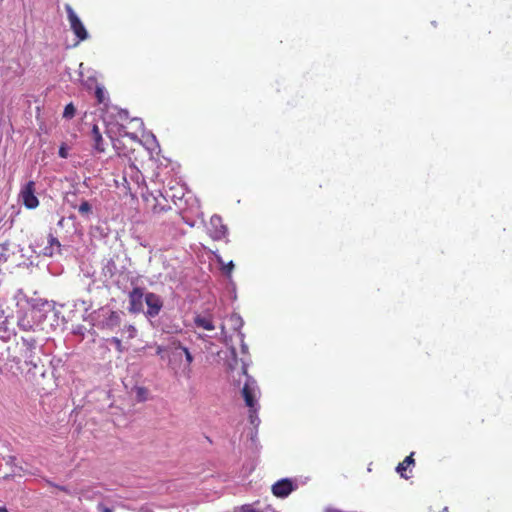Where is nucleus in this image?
<instances>
[{"label": "nucleus", "instance_id": "1", "mask_svg": "<svg viewBox=\"0 0 512 512\" xmlns=\"http://www.w3.org/2000/svg\"><path fill=\"white\" fill-rule=\"evenodd\" d=\"M110 133L111 131L107 130V134L117 154L128 158L131 161V167L138 169V158L134 154L139 150L145 151V149L137 134L129 133L123 125L119 127V135L117 137H113Z\"/></svg>", "mask_w": 512, "mask_h": 512}, {"label": "nucleus", "instance_id": "2", "mask_svg": "<svg viewBox=\"0 0 512 512\" xmlns=\"http://www.w3.org/2000/svg\"><path fill=\"white\" fill-rule=\"evenodd\" d=\"M242 374L246 377V381L242 388V396L245 400V404L249 407V419L251 424H255L258 420L257 417V400L256 396L259 392L256 381L247 374V367L245 364L242 365Z\"/></svg>", "mask_w": 512, "mask_h": 512}, {"label": "nucleus", "instance_id": "3", "mask_svg": "<svg viewBox=\"0 0 512 512\" xmlns=\"http://www.w3.org/2000/svg\"><path fill=\"white\" fill-rule=\"evenodd\" d=\"M22 347L21 356L24 358L25 364L30 366L28 369V372H30L32 368L36 369L41 362V359L35 355L36 340L22 338Z\"/></svg>", "mask_w": 512, "mask_h": 512}, {"label": "nucleus", "instance_id": "4", "mask_svg": "<svg viewBox=\"0 0 512 512\" xmlns=\"http://www.w3.org/2000/svg\"><path fill=\"white\" fill-rule=\"evenodd\" d=\"M35 192L36 184L32 180L28 181L20 190L19 197L27 209H35L39 205Z\"/></svg>", "mask_w": 512, "mask_h": 512}, {"label": "nucleus", "instance_id": "5", "mask_svg": "<svg viewBox=\"0 0 512 512\" xmlns=\"http://www.w3.org/2000/svg\"><path fill=\"white\" fill-rule=\"evenodd\" d=\"M228 233L227 226L223 223V219L219 215H213L210 218L209 226H208V234L209 236L215 240H223L226 238Z\"/></svg>", "mask_w": 512, "mask_h": 512}, {"label": "nucleus", "instance_id": "6", "mask_svg": "<svg viewBox=\"0 0 512 512\" xmlns=\"http://www.w3.org/2000/svg\"><path fill=\"white\" fill-rule=\"evenodd\" d=\"M65 9L67 12L70 27H71L72 31L74 32V34L77 36L78 40L79 41L86 40L88 37V33H87L83 23L81 22L79 17L74 12L73 8L70 5H66Z\"/></svg>", "mask_w": 512, "mask_h": 512}, {"label": "nucleus", "instance_id": "7", "mask_svg": "<svg viewBox=\"0 0 512 512\" xmlns=\"http://www.w3.org/2000/svg\"><path fill=\"white\" fill-rule=\"evenodd\" d=\"M129 310L133 313H139L143 310L144 292L140 287H134L129 295Z\"/></svg>", "mask_w": 512, "mask_h": 512}, {"label": "nucleus", "instance_id": "8", "mask_svg": "<svg viewBox=\"0 0 512 512\" xmlns=\"http://www.w3.org/2000/svg\"><path fill=\"white\" fill-rule=\"evenodd\" d=\"M145 302L147 305V315L150 317L157 316L163 306L161 298L157 294L149 292L145 295Z\"/></svg>", "mask_w": 512, "mask_h": 512}, {"label": "nucleus", "instance_id": "9", "mask_svg": "<svg viewBox=\"0 0 512 512\" xmlns=\"http://www.w3.org/2000/svg\"><path fill=\"white\" fill-rule=\"evenodd\" d=\"M294 489L293 483L289 479H282L277 481L272 486V492L276 497H286L288 496Z\"/></svg>", "mask_w": 512, "mask_h": 512}, {"label": "nucleus", "instance_id": "10", "mask_svg": "<svg viewBox=\"0 0 512 512\" xmlns=\"http://www.w3.org/2000/svg\"><path fill=\"white\" fill-rule=\"evenodd\" d=\"M90 138H91V141L93 142V148L97 152H99V153L105 152V143H104L102 134L100 132V129L96 124H94L91 129Z\"/></svg>", "mask_w": 512, "mask_h": 512}, {"label": "nucleus", "instance_id": "11", "mask_svg": "<svg viewBox=\"0 0 512 512\" xmlns=\"http://www.w3.org/2000/svg\"><path fill=\"white\" fill-rule=\"evenodd\" d=\"M226 325H229L230 328L234 332H239L241 327L243 326V320L242 318L236 314L232 313L226 320V323L221 326L222 333L226 334Z\"/></svg>", "mask_w": 512, "mask_h": 512}, {"label": "nucleus", "instance_id": "12", "mask_svg": "<svg viewBox=\"0 0 512 512\" xmlns=\"http://www.w3.org/2000/svg\"><path fill=\"white\" fill-rule=\"evenodd\" d=\"M414 452H411L410 455H408L402 462H400L398 464V466L396 467V471L397 473L400 474V476L404 479H409L410 476H408L406 474V471L409 467H412L415 465V460H414Z\"/></svg>", "mask_w": 512, "mask_h": 512}, {"label": "nucleus", "instance_id": "13", "mask_svg": "<svg viewBox=\"0 0 512 512\" xmlns=\"http://www.w3.org/2000/svg\"><path fill=\"white\" fill-rule=\"evenodd\" d=\"M48 244H49V246L45 247V252H44L45 255L53 256V254L55 252L54 248H56L57 252L60 253L61 243L52 234H49V236H48Z\"/></svg>", "mask_w": 512, "mask_h": 512}, {"label": "nucleus", "instance_id": "14", "mask_svg": "<svg viewBox=\"0 0 512 512\" xmlns=\"http://www.w3.org/2000/svg\"><path fill=\"white\" fill-rule=\"evenodd\" d=\"M194 322L197 327L203 328L204 330L212 331L215 329L213 321L210 317L198 315L195 317Z\"/></svg>", "mask_w": 512, "mask_h": 512}, {"label": "nucleus", "instance_id": "15", "mask_svg": "<svg viewBox=\"0 0 512 512\" xmlns=\"http://www.w3.org/2000/svg\"><path fill=\"white\" fill-rule=\"evenodd\" d=\"M214 255H215V258H216V261L218 262V264L221 265V271L224 275H226L227 277H231V274L233 272V269H234V263L233 261H230L228 263H225L223 258L221 257L220 254L214 252Z\"/></svg>", "mask_w": 512, "mask_h": 512}, {"label": "nucleus", "instance_id": "16", "mask_svg": "<svg viewBox=\"0 0 512 512\" xmlns=\"http://www.w3.org/2000/svg\"><path fill=\"white\" fill-rule=\"evenodd\" d=\"M168 353H171L174 357L182 355V349L186 347L181 344L179 340L172 339L168 345Z\"/></svg>", "mask_w": 512, "mask_h": 512}, {"label": "nucleus", "instance_id": "17", "mask_svg": "<svg viewBox=\"0 0 512 512\" xmlns=\"http://www.w3.org/2000/svg\"><path fill=\"white\" fill-rule=\"evenodd\" d=\"M72 207L77 208L79 214L84 217H89L92 213V206L87 200H83L78 207L75 205H72Z\"/></svg>", "mask_w": 512, "mask_h": 512}, {"label": "nucleus", "instance_id": "18", "mask_svg": "<svg viewBox=\"0 0 512 512\" xmlns=\"http://www.w3.org/2000/svg\"><path fill=\"white\" fill-rule=\"evenodd\" d=\"M144 201L146 202V205L148 207H150V209L154 212V213H160L161 211L164 210L163 207H159L157 204H156V197H154L153 195H147V196H144Z\"/></svg>", "mask_w": 512, "mask_h": 512}, {"label": "nucleus", "instance_id": "19", "mask_svg": "<svg viewBox=\"0 0 512 512\" xmlns=\"http://www.w3.org/2000/svg\"><path fill=\"white\" fill-rule=\"evenodd\" d=\"M135 393H136V399L139 402H144L148 398V390L145 387H136Z\"/></svg>", "mask_w": 512, "mask_h": 512}, {"label": "nucleus", "instance_id": "20", "mask_svg": "<svg viewBox=\"0 0 512 512\" xmlns=\"http://www.w3.org/2000/svg\"><path fill=\"white\" fill-rule=\"evenodd\" d=\"M76 108L73 103H69L65 106L63 111V117L66 119H72L75 116Z\"/></svg>", "mask_w": 512, "mask_h": 512}, {"label": "nucleus", "instance_id": "21", "mask_svg": "<svg viewBox=\"0 0 512 512\" xmlns=\"http://www.w3.org/2000/svg\"><path fill=\"white\" fill-rule=\"evenodd\" d=\"M18 326L23 331H29L32 329V325H31L30 321L26 320V318L19 319Z\"/></svg>", "mask_w": 512, "mask_h": 512}, {"label": "nucleus", "instance_id": "22", "mask_svg": "<svg viewBox=\"0 0 512 512\" xmlns=\"http://www.w3.org/2000/svg\"><path fill=\"white\" fill-rule=\"evenodd\" d=\"M95 97H96L98 103H104V101H105V92H104V89L102 87H96Z\"/></svg>", "mask_w": 512, "mask_h": 512}, {"label": "nucleus", "instance_id": "23", "mask_svg": "<svg viewBox=\"0 0 512 512\" xmlns=\"http://www.w3.org/2000/svg\"><path fill=\"white\" fill-rule=\"evenodd\" d=\"M182 354L185 356L187 366L189 367L193 362L192 354L190 353L187 347L185 349H182Z\"/></svg>", "mask_w": 512, "mask_h": 512}, {"label": "nucleus", "instance_id": "24", "mask_svg": "<svg viewBox=\"0 0 512 512\" xmlns=\"http://www.w3.org/2000/svg\"><path fill=\"white\" fill-rule=\"evenodd\" d=\"M168 353V347L167 346H157L156 347V354L159 355L161 358H164V354Z\"/></svg>", "mask_w": 512, "mask_h": 512}, {"label": "nucleus", "instance_id": "25", "mask_svg": "<svg viewBox=\"0 0 512 512\" xmlns=\"http://www.w3.org/2000/svg\"><path fill=\"white\" fill-rule=\"evenodd\" d=\"M112 342L115 344L116 346V349L119 351V352H122L123 351V346H122V342L120 339L114 337L112 338Z\"/></svg>", "mask_w": 512, "mask_h": 512}, {"label": "nucleus", "instance_id": "26", "mask_svg": "<svg viewBox=\"0 0 512 512\" xmlns=\"http://www.w3.org/2000/svg\"><path fill=\"white\" fill-rule=\"evenodd\" d=\"M97 509L99 512H113V510L107 506H105L104 504L102 503H99L97 505Z\"/></svg>", "mask_w": 512, "mask_h": 512}, {"label": "nucleus", "instance_id": "27", "mask_svg": "<svg viewBox=\"0 0 512 512\" xmlns=\"http://www.w3.org/2000/svg\"><path fill=\"white\" fill-rule=\"evenodd\" d=\"M59 156L62 157V158H66L67 157V152L65 150L64 147H61L60 150H59Z\"/></svg>", "mask_w": 512, "mask_h": 512}, {"label": "nucleus", "instance_id": "28", "mask_svg": "<svg viewBox=\"0 0 512 512\" xmlns=\"http://www.w3.org/2000/svg\"><path fill=\"white\" fill-rule=\"evenodd\" d=\"M57 489H59L60 491H63L65 493H69V490L66 486H60V485H54Z\"/></svg>", "mask_w": 512, "mask_h": 512}, {"label": "nucleus", "instance_id": "29", "mask_svg": "<svg viewBox=\"0 0 512 512\" xmlns=\"http://www.w3.org/2000/svg\"><path fill=\"white\" fill-rule=\"evenodd\" d=\"M0 512H8L5 506H0Z\"/></svg>", "mask_w": 512, "mask_h": 512}, {"label": "nucleus", "instance_id": "30", "mask_svg": "<svg viewBox=\"0 0 512 512\" xmlns=\"http://www.w3.org/2000/svg\"><path fill=\"white\" fill-rule=\"evenodd\" d=\"M63 221H64V219H63V218H62V219H60V221H59V223H58V224H59V225H62V224H63Z\"/></svg>", "mask_w": 512, "mask_h": 512}, {"label": "nucleus", "instance_id": "31", "mask_svg": "<svg viewBox=\"0 0 512 512\" xmlns=\"http://www.w3.org/2000/svg\"><path fill=\"white\" fill-rule=\"evenodd\" d=\"M136 122H139L140 125H143V122L139 121L138 119H135Z\"/></svg>", "mask_w": 512, "mask_h": 512}]
</instances>
